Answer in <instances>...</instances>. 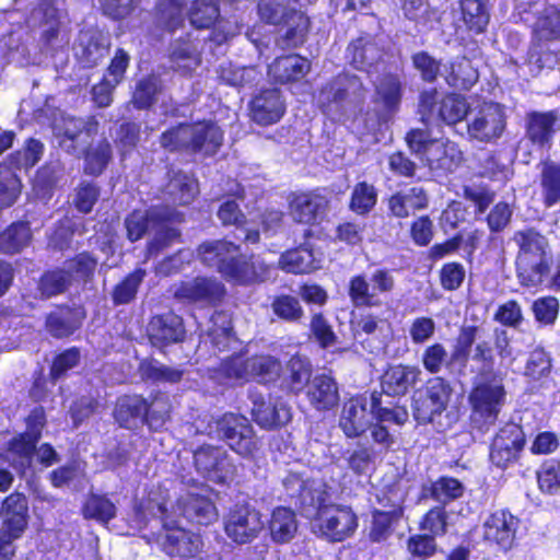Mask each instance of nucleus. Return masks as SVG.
Returning <instances> with one entry per match:
<instances>
[{
	"instance_id": "18",
	"label": "nucleus",
	"mask_w": 560,
	"mask_h": 560,
	"mask_svg": "<svg viewBox=\"0 0 560 560\" xmlns=\"http://www.w3.org/2000/svg\"><path fill=\"white\" fill-rule=\"evenodd\" d=\"M147 336L150 343L160 350L183 342L186 338L184 319L174 311L155 314L149 319Z\"/></svg>"
},
{
	"instance_id": "9",
	"label": "nucleus",
	"mask_w": 560,
	"mask_h": 560,
	"mask_svg": "<svg viewBox=\"0 0 560 560\" xmlns=\"http://www.w3.org/2000/svg\"><path fill=\"white\" fill-rule=\"evenodd\" d=\"M396 288L392 270L387 268L375 269L370 281L364 273L350 277L347 293L351 304L357 308H377L383 302L381 295L390 294Z\"/></svg>"
},
{
	"instance_id": "32",
	"label": "nucleus",
	"mask_w": 560,
	"mask_h": 560,
	"mask_svg": "<svg viewBox=\"0 0 560 560\" xmlns=\"http://www.w3.org/2000/svg\"><path fill=\"white\" fill-rule=\"evenodd\" d=\"M253 420L262 429L275 430L291 420V408L280 398L257 397L253 401Z\"/></svg>"
},
{
	"instance_id": "50",
	"label": "nucleus",
	"mask_w": 560,
	"mask_h": 560,
	"mask_svg": "<svg viewBox=\"0 0 560 560\" xmlns=\"http://www.w3.org/2000/svg\"><path fill=\"white\" fill-rule=\"evenodd\" d=\"M145 276V269L138 267L118 281L110 292L113 305L120 306L132 303L137 299L139 289Z\"/></svg>"
},
{
	"instance_id": "4",
	"label": "nucleus",
	"mask_w": 560,
	"mask_h": 560,
	"mask_svg": "<svg viewBox=\"0 0 560 560\" xmlns=\"http://www.w3.org/2000/svg\"><path fill=\"white\" fill-rule=\"evenodd\" d=\"M112 416L121 429L133 430L147 425L151 431H159L171 418V404L160 390L151 393L149 397L124 394L116 398Z\"/></svg>"
},
{
	"instance_id": "5",
	"label": "nucleus",
	"mask_w": 560,
	"mask_h": 560,
	"mask_svg": "<svg viewBox=\"0 0 560 560\" xmlns=\"http://www.w3.org/2000/svg\"><path fill=\"white\" fill-rule=\"evenodd\" d=\"M506 389L502 377L495 381L478 380L467 396L469 423L472 429L486 432L495 424L505 404Z\"/></svg>"
},
{
	"instance_id": "36",
	"label": "nucleus",
	"mask_w": 560,
	"mask_h": 560,
	"mask_svg": "<svg viewBox=\"0 0 560 560\" xmlns=\"http://www.w3.org/2000/svg\"><path fill=\"white\" fill-rule=\"evenodd\" d=\"M537 167L542 206L550 209L560 205V162L547 156L539 161Z\"/></svg>"
},
{
	"instance_id": "30",
	"label": "nucleus",
	"mask_w": 560,
	"mask_h": 560,
	"mask_svg": "<svg viewBox=\"0 0 560 560\" xmlns=\"http://www.w3.org/2000/svg\"><path fill=\"white\" fill-rule=\"evenodd\" d=\"M110 43L100 32H81L74 47L77 62L83 69H93L109 54Z\"/></svg>"
},
{
	"instance_id": "37",
	"label": "nucleus",
	"mask_w": 560,
	"mask_h": 560,
	"mask_svg": "<svg viewBox=\"0 0 560 560\" xmlns=\"http://www.w3.org/2000/svg\"><path fill=\"white\" fill-rule=\"evenodd\" d=\"M279 26H282L284 32L276 39V45L281 49H296L306 43L312 22L310 16L299 9Z\"/></svg>"
},
{
	"instance_id": "64",
	"label": "nucleus",
	"mask_w": 560,
	"mask_h": 560,
	"mask_svg": "<svg viewBox=\"0 0 560 560\" xmlns=\"http://www.w3.org/2000/svg\"><path fill=\"white\" fill-rule=\"evenodd\" d=\"M536 480L542 494H558L560 491V459H545L536 471Z\"/></svg>"
},
{
	"instance_id": "23",
	"label": "nucleus",
	"mask_w": 560,
	"mask_h": 560,
	"mask_svg": "<svg viewBox=\"0 0 560 560\" xmlns=\"http://www.w3.org/2000/svg\"><path fill=\"white\" fill-rule=\"evenodd\" d=\"M217 217L224 228L233 226L232 236L246 245L260 242V231L250 226V221L234 199L224 200L217 210Z\"/></svg>"
},
{
	"instance_id": "42",
	"label": "nucleus",
	"mask_w": 560,
	"mask_h": 560,
	"mask_svg": "<svg viewBox=\"0 0 560 560\" xmlns=\"http://www.w3.org/2000/svg\"><path fill=\"white\" fill-rule=\"evenodd\" d=\"M192 459L198 472L214 478L224 470L228 454L220 446L203 444L194 451Z\"/></svg>"
},
{
	"instance_id": "29",
	"label": "nucleus",
	"mask_w": 560,
	"mask_h": 560,
	"mask_svg": "<svg viewBox=\"0 0 560 560\" xmlns=\"http://www.w3.org/2000/svg\"><path fill=\"white\" fill-rule=\"evenodd\" d=\"M464 158L458 145L444 138L434 139L432 145L422 158L424 164L439 174L455 172L462 164Z\"/></svg>"
},
{
	"instance_id": "62",
	"label": "nucleus",
	"mask_w": 560,
	"mask_h": 560,
	"mask_svg": "<svg viewBox=\"0 0 560 560\" xmlns=\"http://www.w3.org/2000/svg\"><path fill=\"white\" fill-rule=\"evenodd\" d=\"M113 156L110 143L103 139L94 148L84 151V173L91 176H100Z\"/></svg>"
},
{
	"instance_id": "28",
	"label": "nucleus",
	"mask_w": 560,
	"mask_h": 560,
	"mask_svg": "<svg viewBox=\"0 0 560 560\" xmlns=\"http://www.w3.org/2000/svg\"><path fill=\"white\" fill-rule=\"evenodd\" d=\"M189 153L214 155L223 144L224 132L212 120L189 122Z\"/></svg>"
},
{
	"instance_id": "31",
	"label": "nucleus",
	"mask_w": 560,
	"mask_h": 560,
	"mask_svg": "<svg viewBox=\"0 0 560 560\" xmlns=\"http://www.w3.org/2000/svg\"><path fill=\"white\" fill-rule=\"evenodd\" d=\"M378 503L385 508H389V510L373 509L371 511V524L368 538L374 544L384 542L393 535L405 511L401 503L389 504L384 502L383 498H378Z\"/></svg>"
},
{
	"instance_id": "61",
	"label": "nucleus",
	"mask_w": 560,
	"mask_h": 560,
	"mask_svg": "<svg viewBox=\"0 0 560 560\" xmlns=\"http://www.w3.org/2000/svg\"><path fill=\"white\" fill-rule=\"evenodd\" d=\"M292 503L302 515L315 512L316 520H322V514L326 512L323 510L326 506L324 492L314 489L308 480L305 481Z\"/></svg>"
},
{
	"instance_id": "46",
	"label": "nucleus",
	"mask_w": 560,
	"mask_h": 560,
	"mask_svg": "<svg viewBox=\"0 0 560 560\" xmlns=\"http://www.w3.org/2000/svg\"><path fill=\"white\" fill-rule=\"evenodd\" d=\"M183 515L198 525H209L218 517L215 504L206 495L189 493L182 504Z\"/></svg>"
},
{
	"instance_id": "55",
	"label": "nucleus",
	"mask_w": 560,
	"mask_h": 560,
	"mask_svg": "<svg viewBox=\"0 0 560 560\" xmlns=\"http://www.w3.org/2000/svg\"><path fill=\"white\" fill-rule=\"evenodd\" d=\"M139 372L142 380L151 383L177 384L184 376V370L162 364L153 358L142 360Z\"/></svg>"
},
{
	"instance_id": "53",
	"label": "nucleus",
	"mask_w": 560,
	"mask_h": 560,
	"mask_svg": "<svg viewBox=\"0 0 560 560\" xmlns=\"http://www.w3.org/2000/svg\"><path fill=\"white\" fill-rule=\"evenodd\" d=\"M460 18L469 33L475 35L486 32L490 14L481 0H460Z\"/></svg>"
},
{
	"instance_id": "12",
	"label": "nucleus",
	"mask_w": 560,
	"mask_h": 560,
	"mask_svg": "<svg viewBox=\"0 0 560 560\" xmlns=\"http://www.w3.org/2000/svg\"><path fill=\"white\" fill-rule=\"evenodd\" d=\"M404 98V83L396 72L382 73L375 85L372 103L374 115L380 127L388 125L400 110Z\"/></svg>"
},
{
	"instance_id": "2",
	"label": "nucleus",
	"mask_w": 560,
	"mask_h": 560,
	"mask_svg": "<svg viewBox=\"0 0 560 560\" xmlns=\"http://www.w3.org/2000/svg\"><path fill=\"white\" fill-rule=\"evenodd\" d=\"M197 253L209 268H214L225 280L240 285L261 283L267 273L264 265L254 261V255L241 253V245L226 238L206 241Z\"/></svg>"
},
{
	"instance_id": "58",
	"label": "nucleus",
	"mask_w": 560,
	"mask_h": 560,
	"mask_svg": "<svg viewBox=\"0 0 560 560\" xmlns=\"http://www.w3.org/2000/svg\"><path fill=\"white\" fill-rule=\"evenodd\" d=\"M71 282L89 283L94 279L98 259L89 250H82L65 261Z\"/></svg>"
},
{
	"instance_id": "33",
	"label": "nucleus",
	"mask_w": 560,
	"mask_h": 560,
	"mask_svg": "<svg viewBox=\"0 0 560 560\" xmlns=\"http://www.w3.org/2000/svg\"><path fill=\"white\" fill-rule=\"evenodd\" d=\"M304 393L310 405L317 411L332 410L340 401L338 384L326 373L316 374Z\"/></svg>"
},
{
	"instance_id": "7",
	"label": "nucleus",
	"mask_w": 560,
	"mask_h": 560,
	"mask_svg": "<svg viewBox=\"0 0 560 560\" xmlns=\"http://www.w3.org/2000/svg\"><path fill=\"white\" fill-rule=\"evenodd\" d=\"M453 395L451 383L443 376L429 377L411 396V412L419 425L435 427L446 411Z\"/></svg>"
},
{
	"instance_id": "10",
	"label": "nucleus",
	"mask_w": 560,
	"mask_h": 560,
	"mask_svg": "<svg viewBox=\"0 0 560 560\" xmlns=\"http://www.w3.org/2000/svg\"><path fill=\"white\" fill-rule=\"evenodd\" d=\"M527 443L522 424L504 422L492 436L489 444V462L500 470L518 463Z\"/></svg>"
},
{
	"instance_id": "26",
	"label": "nucleus",
	"mask_w": 560,
	"mask_h": 560,
	"mask_svg": "<svg viewBox=\"0 0 560 560\" xmlns=\"http://www.w3.org/2000/svg\"><path fill=\"white\" fill-rule=\"evenodd\" d=\"M2 515L1 530L9 535L23 537L30 523V508L27 497L20 491H13L1 502Z\"/></svg>"
},
{
	"instance_id": "16",
	"label": "nucleus",
	"mask_w": 560,
	"mask_h": 560,
	"mask_svg": "<svg viewBox=\"0 0 560 560\" xmlns=\"http://www.w3.org/2000/svg\"><path fill=\"white\" fill-rule=\"evenodd\" d=\"M163 534H160L161 550L171 559L188 560L198 558L203 549L202 537L180 526L163 524Z\"/></svg>"
},
{
	"instance_id": "14",
	"label": "nucleus",
	"mask_w": 560,
	"mask_h": 560,
	"mask_svg": "<svg viewBox=\"0 0 560 560\" xmlns=\"http://www.w3.org/2000/svg\"><path fill=\"white\" fill-rule=\"evenodd\" d=\"M187 15L195 28L211 30L209 39L218 46L235 35L234 30L226 26V21L220 15V0H194Z\"/></svg>"
},
{
	"instance_id": "48",
	"label": "nucleus",
	"mask_w": 560,
	"mask_h": 560,
	"mask_svg": "<svg viewBox=\"0 0 560 560\" xmlns=\"http://www.w3.org/2000/svg\"><path fill=\"white\" fill-rule=\"evenodd\" d=\"M71 285L70 272L63 267H52L39 276L36 289L42 300H49L66 293Z\"/></svg>"
},
{
	"instance_id": "38",
	"label": "nucleus",
	"mask_w": 560,
	"mask_h": 560,
	"mask_svg": "<svg viewBox=\"0 0 560 560\" xmlns=\"http://www.w3.org/2000/svg\"><path fill=\"white\" fill-rule=\"evenodd\" d=\"M428 206V195L424 188L419 186H413L407 191H396L387 200L389 214L398 219H406L417 211L427 209Z\"/></svg>"
},
{
	"instance_id": "43",
	"label": "nucleus",
	"mask_w": 560,
	"mask_h": 560,
	"mask_svg": "<svg viewBox=\"0 0 560 560\" xmlns=\"http://www.w3.org/2000/svg\"><path fill=\"white\" fill-rule=\"evenodd\" d=\"M399 9L406 20L427 31L433 30L441 20L439 10L429 0H399Z\"/></svg>"
},
{
	"instance_id": "6",
	"label": "nucleus",
	"mask_w": 560,
	"mask_h": 560,
	"mask_svg": "<svg viewBox=\"0 0 560 560\" xmlns=\"http://www.w3.org/2000/svg\"><path fill=\"white\" fill-rule=\"evenodd\" d=\"M208 435L223 441L243 458H254L259 451V441L249 420L234 412H224L207 424Z\"/></svg>"
},
{
	"instance_id": "34",
	"label": "nucleus",
	"mask_w": 560,
	"mask_h": 560,
	"mask_svg": "<svg viewBox=\"0 0 560 560\" xmlns=\"http://www.w3.org/2000/svg\"><path fill=\"white\" fill-rule=\"evenodd\" d=\"M369 411L363 397H351L345 401L339 418V428L349 439L361 436L369 428Z\"/></svg>"
},
{
	"instance_id": "25",
	"label": "nucleus",
	"mask_w": 560,
	"mask_h": 560,
	"mask_svg": "<svg viewBox=\"0 0 560 560\" xmlns=\"http://www.w3.org/2000/svg\"><path fill=\"white\" fill-rule=\"evenodd\" d=\"M312 69L311 61L300 54H288L276 57L268 66L269 79L280 85L299 83Z\"/></svg>"
},
{
	"instance_id": "49",
	"label": "nucleus",
	"mask_w": 560,
	"mask_h": 560,
	"mask_svg": "<svg viewBox=\"0 0 560 560\" xmlns=\"http://www.w3.org/2000/svg\"><path fill=\"white\" fill-rule=\"evenodd\" d=\"M505 128L504 118L495 113L480 114L467 126L468 135L481 142H490L501 137Z\"/></svg>"
},
{
	"instance_id": "41",
	"label": "nucleus",
	"mask_w": 560,
	"mask_h": 560,
	"mask_svg": "<svg viewBox=\"0 0 560 560\" xmlns=\"http://www.w3.org/2000/svg\"><path fill=\"white\" fill-rule=\"evenodd\" d=\"M534 43H552L560 40V9L556 5H546L536 16L532 26Z\"/></svg>"
},
{
	"instance_id": "57",
	"label": "nucleus",
	"mask_w": 560,
	"mask_h": 560,
	"mask_svg": "<svg viewBox=\"0 0 560 560\" xmlns=\"http://www.w3.org/2000/svg\"><path fill=\"white\" fill-rule=\"evenodd\" d=\"M298 4L299 0H258L257 12L264 23L279 26L299 10Z\"/></svg>"
},
{
	"instance_id": "54",
	"label": "nucleus",
	"mask_w": 560,
	"mask_h": 560,
	"mask_svg": "<svg viewBox=\"0 0 560 560\" xmlns=\"http://www.w3.org/2000/svg\"><path fill=\"white\" fill-rule=\"evenodd\" d=\"M298 525L295 520V513L292 509L287 506H277L269 521V530L272 539L276 542H287L293 538L296 532Z\"/></svg>"
},
{
	"instance_id": "3",
	"label": "nucleus",
	"mask_w": 560,
	"mask_h": 560,
	"mask_svg": "<svg viewBox=\"0 0 560 560\" xmlns=\"http://www.w3.org/2000/svg\"><path fill=\"white\" fill-rule=\"evenodd\" d=\"M512 241L517 247L515 272L522 287L541 285L550 276L552 249L549 238L536 226L516 230Z\"/></svg>"
},
{
	"instance_id": "52",
	"label": "nucleus",
	"mask_w": 560,
	"mask_h": 560,
	"mask_svg": "<svg viewBox=\"0 0 560 560\" xmlns=\"http://www.w3.org/2000/svg\"><path fill=\"white\" fill-rule=\"evenodd\" d=\"M163 85L161 80L153 75H145L137 81L131 95V104L137 110H149L158 101Z\"/></svg>"
},
{
	"instance_id": "45",
	"label": "nucleus",
	"mask_w": 560,
	"mask_h": 560,
	"mask_svg": "<svg viewBox=\"0 0 560 560\" xmlns=\"http://www.w3.org/2000/svg\"><path fill=\"white\" fill-rule=\"evenodd\" d=\"M214 377L234 385H244L249 382V358L241 353L222 359L213 370Z\"/></svg>"
},
{
	"instance_id": "60",
	"label": "nucleus",
	"mask_w": 560,
	"mask_h": 560,
	"mask_svg": "<svg viewBox=\"0 0 560 560\" xmlns=\"http://www.w3.org/2000/svg\"><path fill=\"white\" fill-rule=\"evenodd\" d=\"M81 512L85 520L107 524L115 518L116 506L106 494L90 493L81 508Z\"/></svg>"
},
{
	"instance_id": "40",
	"label": "nucleus",
	"mask_w": 560,
	"mask_h": 560,
	"mask_svg": "<svg viewBox=\"0 0 560 560\" xmlns=\"http://www.w3.org/2000/svg\"><path fill=\"white\" fill-rule=\"evenodd\" d=\"M185 0H159L153 9L154 26L173 34L184 25Z\"/></svg>"
},
{
	"instance_id": "19",
	"label": "nucleus",
	"mask_w": 560,
	"mask_h": 560,
	"mask_svg": "<svg viewBox=\"0 0 560 560\" xmlns=\"http://www.w3.org/2000/svg\"><path fill=\"white\" fill-rule=\"evenodd\" d=\"M559 115L556 109L529 110L524 116V139L533 148L550 150L557 132Z\"/></svg>"
},
{
	"instance_id": "27",
	"label": "nucleus",
	"mask_w": 560,
	"mask_h": 560,
	"mask_svg": "<svg viewBox=\"0 0 560 560\" xmlns=\"http://www.w3.org/2000/svg\"><path fill=\"white\" fill-rule=\"evenodd\" d=\"M313 365L303 354L294 353L284 363L279 387L288 395L299 396L313 380Z\"/></svg>"
},
{
	"instance_id": "59",
	"label": "nucleus",
	"mask_w": 560,
	"mask_h": 560,
	"mask_svg": "<svg viewBox=\"0 0 560 560\" xmlns=\"http://www.w3.org/2000/svg\"><path fill=\"white\" fill-rule=\"evenodd\" d=\"M478 71L472 67L468 59L463 58L450 62L445 74V82L448 86L459 90L469 91L478 81Z\"/></svg>"
},
{
	"instance_id": "21",
	"label": "nucleus",
	"mask_w": 560,
	"mask_h": 560,
	"mask_svg": "<svg viewBox=\"0 0 560 560\" xmlns=\"http://www.w3.org/2000/svg\"><path fill=\"white\" fill-rule=\"evenodd\" d=\"M84 318L83 306L56 304L45 316L44 329L54 339H67L82 327Z\"/></svg>"
},
{
	"instance_id": "39",
	"label": "nucleus",
	"mask_w": 560,
	"mask_h": 560,
	"mask_svg": "<svg viewBox=\"0 0 560 560\" xmlns=\"http://www.w3.org/2000/svg\"><path fill=\"white\" fill-rule=\"evenodd\" d=\"M163 192L178 206H187L199 192L198 183L185 172L173 171L164 185Z\"/></svg>"
},
{
	"instance_id": "24",
	"label": "nucleus",
	"mask_w": 560,
	"mask_h": 560,
	"mask_svg": "<svg viewBox=\"0 0 560 560\" xmlns=\"http://www.w3.org/2000/svg\"><path fill=\"white\" fill-rule=\"evenodd\" d=\"M285 110V102L278 88L261 89L249 102L252 119L259 126L277 124Z\"/></svg>"
},
{
	"instance_id": "1",
	"label": "nucleus",
	"mask_w": 560,
	"mask_h": 560,
	"mask_svg": "<svg viewBox=\"0 0 560 560\" xmlns=\"http://www.w3.org/2000/svg\"><path fill=\"white\" fill-rule=\"evenodd\" d=\"M185 222V214L167 206L133 209L124 220L126 237L135 243L144 237L150 228L154 235L145 244V258L156 257L174 244L182 243L179 224Z\"/></svg>"
},
{
	"instance_id": "47",
	"label": "nucleus",
	"mask_w": 560,
	"mask_h": 560,
	"mask_svg": "<svg viewBox=\"0 0 560 560\" xmlns=\"http://www.w3.org/2000/svg\"><path fill=\"white\" fill-rule=\"evenodd\" d=\"M33 238L28 221H15L0 233V253L14 255L22 252Z\"/></svg>"
},
{
	"instance_id": "13",
	"label": "nucleus",
	"mask_w": 560,
	"mask_h": 560,
	"mask_svg": "<svg viewBox=\"0 0 560 560\" xmlns=\"http://www.w3.org/2000/svg\"><path fill=\"white\" fill-rule=\"evenodd\" d=\"M287 200L292 220L308 228L320 223L330 203L329 198L324 194V189L319 187L291 191Z\"/></svg>"
},
{
	"instance_id": "35",
	"label": "nucleus",
	"mask_w": 560,
	"mask_h": 560,
	"mask_svg": "<svg viewBox=\"0 0 560 560\" xmlns=\"http://www.w3.org/2000/svg\"><path fill=\"white\" fill-rule=\"evenodd\" d=\"M363 89V82L360 77L341 71L320 86L319 94L324 97L327 105L341 104L351 94H361Z\"/></svg>"
},
{
	"instance_id": "22",
	"label": "nucleus",
	"mask_w": 560,
	"mask_h": 560,
	"mask_svg": "<svg viewBox=\"0 0 560 560\" xmlns=\"http://www.w3.org/2000/svg\"><path fill=\"white\" fill-rule=\"evenodd\" d=\"M420 377L421 370L415 364H387L380 376V393L393 398L404 397L420 382Z\"/></svg>"
},
{
	"instance_id": "17",
	"label": "nucleus",
	"mask_w": 560,
	"mask_h": 560,
	"mask_svg": "<svg viewBox=\"0 0 560 560\" xmlns=\"http://www.w3.org/2000/svg\"><path fill=\"white\" fill-rule=\"evenodd\" d=\"M264 522L260 513L247 503L234 504L224 522L226 535L236 544H247L254 540L261 529Z\"/></svg>"
},
{
	"instance_id": "15",
	"label": "nucleus",
	"mask_w": 560,
	"mask_h": 560,
	"mask_svg": "<svg viewBox=\"0 0 560 560\" xmlns=\"http://www.w3.org/2000/svg\"><path fill=\"white\" fill-rule=\"evenodd\" d=\"M520 518L508 509L491 512L482 526V538L499 551L508 552L516 546Z\"/></svg>"
},
{
	"instance_id": "11",
	"label": "nucleus",
	"mask_w": 560,
	"mask_h": 560,
	"mask_svg": "<svg viewBox=\"0 0 560 560\" xmlns=\"http://www.w3.org/2000/svg\"><path fill=\"white\" fill-rule=\"evenodd\" d=\"M174 300L185 304L205 307L221 305L226 296V288L214 277L196 276L175 283L171 290Z\"/></svg>"
},
{
	"instance_id": "44",
	"label": "nucleus",
	"mask_w": 560,
	"mask_h": 560,
	"mask_svg": "<svg viewBox=\"0 0 560 560\" xmlns=\"http://www.w3.org/2000/svg\"><path fill=\"white\" fill-rule=\"evenodd\" d=\"M283 365L281 361L270 354H255L249 357V382L270 385L280 383Z\"/></svg>"
},
{
	"instance_id": "20",
	"label": "nucleus",
	"mask_w": 560,
	"mask_h": 560,
	"mask_svg": "<svg viewBox=\"0 0 560 560\" xmlns=\"http://www.w3.org/2000/svg\"><path fill=\"white\" fill-rule=\"evenodd\" d=\"M323 510L319 527L329 541L341 542L353 536L358 526L359 518L355 512L348 505L331 504Z\"/></svg>"
},
{
	"instance_id": "8",
	"label": "nucleus",
	"mask_w": 560,
	"mask_h": 560,
	"mask_svg": "<svg viewBox=\"0 0 560 560\" xmlns=\"http://www.w3.org/2000/svg\"><path fill=\"white\" fill-rule=\"evenodd\" d=\"M469 110L466 98L457 93H441L431 88L419 94L418 112L423 121L453 126L464 120Z\"/></svg>"
},
{
	"instance_id": "56",
	"label": "nucleus",
	"mask_w": 560,
	"mask_h": 560,
	"mask_svg": "<svg viewBox=\"0 0 560 560\" xmlns=\"http://www.w3.org/2000/svg\"><path fill=\"white\" fill-rule=\"evenodd\" d=\"M377 200L376 187L366 180H361L351 190L348 208L354 214L365 217L375 208Z\"/></svg>"
},
{
	"instance_id": "51",
	"label": "nucleus",
	"mask_w": 560,
	"mask_h": 560,
	"mask_svg": "<svg viewBox=\"0 0 560 560\" xmlns=\"http://www.w3.org/2000/svg\"><path fill=\"white\" fill-rule=\"evenodd\" d=\"M279 265L282 270L294 275H304L314 271L317 267L313 250L299 246L281 254Z\"/></svg>"
},
{
	"instance_id": "63",
	"label": "nucleus",
	"mask_w": 560,
	"mask_h": 560,
	"mask_svg": "<svg viewBox=\"0 0 560 560\" xmlns=\"http://www.w3.org/2000/svg\"><path fill=\"white\" fill-rule=\"evenodd\" d=\"M271 310L275 316L285 323L299 324L304 318V308L292 294L282 293L273 296Z\"/></svg>"
}]
</instances>
